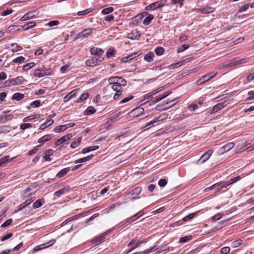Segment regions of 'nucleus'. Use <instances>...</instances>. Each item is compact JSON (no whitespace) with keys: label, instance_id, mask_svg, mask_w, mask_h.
<instances>
[{"label":"nucleus","instance_id":"64","mask_svg":"<svg viewBox=\"0 0 254 254\" xmlns=\"http://www.w3.org/2000/svg\"><path fill=\"white\" fill-rule=\"evenodd\" d=\"M248 97L247 98L246 100H251L254 99V90L250 91L248 93Z\"/></svg>","mask_w":254,"mask_h":254},{"label":"nucleus","instance_id":"61","mask_svg":"<svg viewBox=\"0 0 254 254\" xmlns=\"http://www.w3.org/2000/svg\"><path fill=\"white\" fill-rule=\"evenodd\" d=\"M189 47L190 46L188 45H186V44L183 45L177 50V53H180L183 52L186 49H188L189 48Z\"/></svg>","mask_w":254,"mask_h":254},{"label":"nucleus","instance_id":"14","mask_svg":"<svg viewBox=\"0 0 254 254\" xmlns=\"http://www.w3.org/2000/svg\"><path fill=\"white\" fill-rule=\"evenodd\" d=\"M54 136V135L53 134H48L45 135L42 137L38 139V143H40V145H39L38 146H42V145L44 143L51 140Z\"/></svg>","mask_w":254,"mask_h":254},{"label":"nucleus","instance_id":"19","mask_svg":"<svg viewBox=\"0 0 254 254\" xmlns=\"http://www.w3.org/2000/svg\"><path fill=\"white\" fill-rule=\"evenodd\" d=\"M215 10L214 8L210 6H207L206 7H201L198 9V11L202 14L210 13L213 12Z\"/></svg>","mask_w":254,"mask_h":254},{"label":"nucleus","instance_id":"48","mask_svg":"<svg viewBox=\"0 0 254 254\" xmlns=\"http://www.w3.org/2000/svg\"><path fill=\"white\" fill-rule=\"evenodd\" d=\"M154 52L156 55L159 56L163 54L164 52V50L161 47H158L155 49Z\"/></svg>","mask_w":254,"mask_h":254},{"label":"nucleus","instance_id":"52","mask_svg":"<svg viewBox=\"0 0 254 254\" xmlns=\"http://www.w3.org/2000/svg\"><path fill=\"white\" fill-rule=\"evenodd\" d=\"M92 11V9L91 8L86 9L85 10H84L83 11H80L77 12V15L79 16L84 15L88 14V13H90Z\"/></svg>","mask_w":254,"mask_h":254},{"label":"nucleus","instance_id":"16","mask_svg":"<svg viewBox=\"0 0 254 254\" xmlns=\"http://www.w3.org/2000/svg\"><path fill=\"white\" fill-rule=\"evenodd\" d=\"M140 33L137 30L132 31L131 33L128 34L127 37L132 40H138L140 37Z\"/></svg>","mask_w":254,"mask_h":254},{"label":"nucleus","instance_id":"43","mask_svg":"<svg viewBox=\"0 0 254 254\" xmlns=\"http://www.w3.org/2000/svg\"><path fill=\"white\" fill-rule=\"evenodd\" d=\"M132 220H131L129 217L125 220L122 222V225L120 226L121 229H124L128 226L129 224L132 223Z\"/></svg>","mask_w":254,"mask_h":254},{"label":"nucleus","instance_id":"7","mask_svg":"<svg viewBox=\"0 0 254 254\" xmlns=\"http://www.w3.org/2000/svg\"><path fill=\"white\" fill-rule=\"evenodd\" d=\"M213 151L212 150H209L204 154H203L201 157L198 160L197 163L202 164L206 161L212 154Z\"/></svg>","mask_w":254,"mask_h":254},{"label":"nucleus","instance_id":"54","mask_svg":"<svg viewBox=\"0 0 254 254\" xmlns=\"http://www.w3.org/2000/svg\"><path fill=\"white\" fill-rule=\"evenodd\" d=\"M114 11V8L112 7H109L105 8L102 10V13L104 15H107L112 13Z\"/></svg>","mask_w":254,"mask_h":254},{"label":"nucleus","instance_id":"40","mask_svg":"<svg viewBox=\"0 0 254 254\" xmlns=\"http://www.w3.org/2000/svg\"><path fill=\"white\" fill-rule=\"evenodd\" d=\"M191 235H188L181 238L179 240V243H185L192 239Z\"/></svg>","mask_w":254,"mask_h":254},{"label":"nucleus","instance_id":"41","mask_svg":"<svg viewBox=\"0 0 254 254\" xmlns=\"http://www.w3.org/2000/svg\"><path fill=\"white\" fill-rule=\"evenodd\" d=\"M116 54V51L113 48H110L106 52V56L108 58L114 57Z\"/></svg>","mask_w":254,"mask_h":254},{"label":"nucleus","instance_id":"47","mask_svg":"<svg viewBox=\"0 0 254 254\" xmlns=\"http://www.w3.org/2000/svg\"><path fill=\"white\" fill-rule=\"evenodd\" d=\"M242 242L243 241L240 239L234 241L231 243V247L233 248H236L242 244Z\"/></svg>","mask_w":254,"mask_h":254},{"label":"nucleus","instance_id":"25","mask_svg":"<svg viewBox=\"0 0 254 254\" xmlns=\"http://www.w3.org/2000/svg\"><path fill=\"white\" fill-rule=\"evenodd\" d=\"M36 25V22L35 21H32L25 24L22 27L23 28L24 31H27L30 29L35 27Z\"/></svg>","mask_w":254,"mask_h":254},{"label":"nucleus","instance_id":"8","mask_svg":"<svg viewBox=\"0 0 254 254\" xmlns=\"http://www.w3.org/2000/svg\"><path fill=\"white\" fill-rule=\"evenodd\" d=\"M110 231V230L107 231L104 233H103L101 235L97 237L95 239H93L92 241V243L93 244L98 245L101 243H102L105 239V236L108 234V233Z\"/></svg>","mask_w":254,"mask_h":254},{"label":"nucleus","instance_id":"24","mask_svg":"<svg viewBox=\"0 0 254 254\" xmlns=\"http://www.w3.org/2000/svg\"><path fill=\"white\" fill-rule=\"evenodd\" d=\"M24 81V78L22 76H19L15 78L14 79H12L10 81V82H12V84L14 85H19L21 84Z\"/></svg>","mask_w":254,"mask_h":254},{"label":"nucleus","instance_id":"32","mask_svg":"<svg viewBox=\"0 0 254 254\" xmlns=\"http://www.w3.org/2000/svg\"><path fill=\"white\" fill-rule=\"evenodd\" d=\"M144 17V16L143 15V14H138L137 15L135 16L133 19V23L137 25L140 23Z\"/></svg>","mask_w":254,"mask_h":254},{"label":"nucleus","instance_id":"58","mask_svg":"<svg viewBox=\"0 0 254 254\" xmlns=\"http://www.w3.org/2000/svg\"><path fill=\"white\" fill-rule=\"evenodd\" d=\"M133 98V96L132 95H129V96L126 97L124 98L123 100H122L120 101V104H122L127 103L130 100H132Z\"/></svg>","mask_w":254,"mask_h":254},{"label":"nucleus","instance_id":"9","mask_svg":"<svg viewBox=\"0 0 254 254\" xmlns=\"http://www.w3.org/2000/svg\"><path fill=\"white\" fill-rule=\"evenodd\" d=\"M38 13L36 11H30L25 14L20 19V21H23L34 18L37 15Z\"/></svg>","mask_w":254,"mask_h":254},{"label":"nucleus","instance_id":"62","mask_svg":"<svg viewBox=\"0 0 254 254\" xmlns=\"http://www.w3.org/2000/svg\"><path fill=\"white\" fill-rule=\"evenodd\" d=\"M230 249L229 247H225L222 248L220 250L221 254H227L230 252Z\"/></svg>","mask_w":254,"mask_h":254},{"label":"nucleus","instance_id":"56","mask_svg":"<svg viewBox=\"0 0 254 254\" xmlns=\"http://www.w3.org/2000/svg\"><path fill=\"white\" fill-rule=\"evenodd\" d=\"M223 214L222 213H217L216 214H215L214 216H212L211 218V219L213 221H217V220H219V219H220L222 218V217L223 216Z\"/></svg>","mask_w":254,"mask_h":254},{"label":"nucleus","instance_id":"60","mask_svg":"<svg viewBox=\"0 0 254 254\" xmlns=\"http://www.w3.org/2000/svg\"><path fill=\"white\" fill-rule=\"evenodd\" d=\"M60 24V22L58 20H53L48 22L46 25L49 27H53L55 26H58Z\"/></svg>","mask_w":254,"mask_h":254},{"label":"nucleus","instance_id":"17","mask_svg":"<svg viewBox=\"0 0 254 254\" xmlns=\"http://www.w3.org/2000/svg\"><path fill=\"white\" fill-rule=\"evenodd\" d=\"M198 212H194V213H191L188 215L187 216L184 217L182 220H180L179 221V222H180V224L182 225L183 224V222H187L189 221H190L192 220L194 217L197 215Z\"/></svg>","mask_w":254,"mask_h":254},{"label":"nucleus","instance_id":"10","mask_svg":"<svg viewBox=\"0 0 254 254\" xmlns=\"http://www.w3.org/2000/svg\"><path fill=\"white\" fill-rule=\"evenodd\" d=\"M112 88L114 91H116L114 96V99L116 100L122 95L123 92L122 90V87L120 84H117L113 85Z\"/></svg>","mask_w":254,"mask_h":254},{"label":"nucleus","instance_id":"59","mask_svg":"<svg viewBox=\"0 0 254 254\" xmlns=\"http://www.w3.org/2000/svg\"><path fill=\"white\" fill-rule=\"evenodd\" d=\"M41 105L40 101L39 100H35L32 102L30 104V106L32 108H37L40 107Z\"/></svg>","mask_w":254,"mask_h":254},{"label":"nucleus","instance_id":"42","mask_svg":"<svg viewBox=\"0 0 254 254\" xmlns=\"http://www.w3.org/2000/svg\"><path fill=\"white\" fill-rule=\"evenodd\" d=\"M35 65V64L34 62H31L28 63L26 64H25L23 67L22 69L25 71L28 70L30 69L31 68H33Z\"/></svg>","mask_w":254,"mask_h":254},{"label":"nucleus","instance_id":"34","mask_svg":"<svg viewBox=\"0 0 254 254\" xmlns=\"http://www.w3.org/2000/svg\"><path fill=\"white\" fill-rule=\"evenodd\" d=\"M120 77L118 76H113L110 77L108 79L109 82L110 84L115 85L119 83V80Z\"/></svg>","mask_w":254,"mask_h":254},{"label":"nucleus","instance_id":"44","mask_svg":"<svg viewBox=\"0 0 254 254\" xmlns=\"http://www.w3.org/2000/svg\"><path fill=\"white\" fill-rule=\"evenodd\" d=\"M33 199L32 197L26 200L25 202H24L23 203L19 205L20 209H22V208L25 207L26 206L29 205L33 202Z\"/></svg>","mask_w":254,"mask_h":254},{"label":"nucleus","instance_id":"4","mask_svg":"<svg viewBox=\"0 0 254 254\" xmlns=\"http://www.w3.org/2000/svg\"><path fill=\"white\" fill-rule=\"evenodd\" d=\"M166 5V0H161L160 1L152 3L146 6L145 9L147 10H153L157 8L162 7Z\"/></svg>","mask_w":254,"mask_h":254},{"label":"nucleus","instance_id":"18","mask_svg":"<svg viewBox=\"0 0 254 254\" xmlns=\"http://www.w3.org/2000/svg\"><path fill=\"white\" fill-rule=\"evenodd\" d=\"M7 48L10 49L13 53L19 51L22 49V47L17 43H11L9 45V46Z\"/></svg>","mask_w":254,"mask_h":254},{"label":"nucleus","instance_id":"49","mask_svg":"<svg viewBox=\"0 0 254 254\" xmlns=\"http://www.w3.org/2000/svg\"><path fill=\"white\" fill-rule=\"evenodd\" d=\"M25 60V58L23 57V56H19L17 57L16 58L12 60V62L14 63H22L24 62Z\"/></svg>","mask_w":254,"mask_h":254},{"label":"nucleus","instance_id":"12","mask_svg":"<svg viewBox=\"0 0 254 254\" xmlns=\"http://www.w3.org/2000/svg\"><path fill=\"white\" fill-rule=\"evenodd\" d=\"M72 137V134L71 133L67 134L66 135H64V136L58 139L55 142V145L57 146H60L64 142L70 139Z\"/></svg>","mask_w":254,"mask_h":254},{"label":"nucleus","instance_id":"33","mask_svg":"<svg viewBox=\"0 0 254 254\" xmlns=\"http://www.w3.org/2000/svg\"><path fill=\"white\" fill-rule=\"evenodd\" d=\"M96 111V109L92 106L88 107L84 111V114L86 116L90 115Z\"/></svg>","mask_w":254,"mask_h":254},{"label":"nucleus","instance_id":"29","mask_svg":"<svg viewBox=\"0 0 254 254\" xmlns=\"http://www.w3.org/2000/svg\"><path fill=\"white\" fill-rule=\"evenodd\" d=\"M153 98V96L149 93L143 96V99L140 101L142 104H145L151 101Z\"/></svg>","mask_w":254,"mask_h":254},{"label":"nucleus","instance_id":"15","mask_svg":"<svg viewBox=\"0 0 254 254\" xmlns=\"http://www.w3.org/2000/svg\"><path fill=\"white\" fill-rule=\"evenodd\" d=\"M90 53L92 55L96 56L98 57H102V55L104 53V51L99 48L93 47L90 49Z\"/></svg>","mask_w":254,"mask_h":254},{"label":"nucleus","instance_id":"30","mask_svg":"<svg viewBox=\"0 0 254 254\" xmlns=\"http://www.w3.org/2000/svg\"><path fill=\"white\" fill-rule=\"evenodd\" d=\"M153 18L154 16L152 14H149L142 21L143 25L145 26L149 25Z\"/></svg>","mask_w":254,"mask_h":254},{"label":"nucleus","instance_id":"46","mask_svg":"<svg viewBox=\"0 0 254 254\" xmlns=\"http://www.w3.org/2000/svg\"><path fill=\"white\" fill-rule=\"evenodd\" d=\"M89 97V95L87 93H83L77 100V103H80L83 101L87 99Z\"/></svg>","mask_w":254,"mask_h":254},{"label":"nucleus","instance_id":"6","mask_svg":"<svg viewBox=\"0 0 254 254\" xmlns=\"http://www.w3.org/2000/svg\"><path fill=\"white\" fill-rule=\"evenodd\" d=\"M104 58L103 57H92L91 59L86 61V64L88 66H94L98 64V63L103 61Z\"/></svg>","mask_w":254,"mask_h":254},{"label":"nucleus","instance_id":"35","mask_svg":"<svg viewBox=\"0 0 254 254\" xmlns=\"http://www.w3.org/2000/svg\"><path fill=\"white\" fill-rule=\"evenodd\" d=\"M168 115L166 113H163L160 115L158 117L154 118L155 122L156 123L163 121L167 118Z\"/></svg>","mask_w":254,"mask_h":254},{"label":"nucleus","instance_id":"21","mask_svg":"<svg viewBox=\"0 0 254 254\" xmlns=\"http://www.w3.org/2000/svg\"><path fill=\"white\" fill-rule=\"evenodd\" d=\"M69 189V187L68 186H66L64 187L62 189L54 193V195L56 196L59 197L61 195L64 194L66 192H67Z\"/></svg>","mask_w":254,"mask_h":254},{"label":"nucleus","instance_id":"57","mask_svg":"<svg viewBox=\"0 0 254 254\" xmlns=\"http://www.w3.org/2000/svg\"><path fill=\"white\" fill-rule=\"evenodd\" d=\"M146 241L145 240H142L140 241H139L138 242H136V243L134 245V246L128 251L127 254L130 253L132 250L137 248L139 246L141 245L142 244L145 243Z\"/></svg>","mask_w":254,"mask_h":254},{"label":"nucleus","instance_id":"11","mask_svg":"<svg viewBox=\"0 0 254 254\" xmlns=\"http://www.w3.org/2000/svg\"><path fill=\"white\" fill-rule=\"evenodd\" d=\"M235 146L234 142H229L224 145L219 150V152L221 154L227 152L232 149Z\"/></svg>","mask_w":254,"mask_h":254},{"label":"nucleus","instance_id":"13","mask_svg":"<svg viewBox=\"0 0 254 254\" xmlns=\"http://www.w3.org/2000/svg\"><path fill=\"white\" fill-rule=\"evenodd\" d=\"M79 91V89H75L68 93L64 97V102H67L69 101L72 98L74 97Z\"/></svg>","mask_w":254,"mask_h":254},{"label":"nucleus","instance_id":"26","mask_svg":"<svg viewBox=\"0 0 254 254\" xmlns=\"http://www.w3.org/2000/svg\"><path fill=\"white\" fill-rule=\"evenodd\" d=\"M93 156H94V155L92 154V155H90L88 156L79 159L78 160H75L74 161V163L78 164V163H82L85 162L87 161L91 160L93 157Z\"/></svg>","mask_w":254,"mask_h":254},{"label":"nucleus","instance_id":"1","mask_svg":"<svg viewBox=\"0 0 254 254\" xmlns=\"http://www.w3.org/2000/svg\"><path fill=\"white\" fill-rule=\"evenodd\" d=\"M52 71L50 69L39 67L36 69L34 72V76L37 77H43L45 76H49L52 74Z\"/></svg>","mask_w":254,"mask_h":254},{"label":"nucleus","instance_id":"38","mask_svg":"<svg viewBox=\"0 0 254 254\" xmlns=\"http://www.w3.org/2000/svg\"><path fill=\"white\" fill-rule=\"evenodd\" d=\"M24 97V94L20 93H16L13 95L12 99L16 101H20L22 100Z\"/></svg>","mask_w":254,"mask_h":254},{"label":"nucleus","instance_id":"27","mask_svg":"<svg viewBox=\"0 0 254 254\" xmlns=\"http://www.w3.org/2000/svg\"><path fill=\"white\" fill-rule=\"evenodd\" d=\"M154 57V53L153 52H149L144 56V59L147 62L150 63L153 61Z\"/></svg>","mask_w":254,"mask_h":254},{"label":"nucleus","instance_id":"39","mask_svg":"<svg viewBox=\"0 0 254 254\" xmlns=\"http://www.w3.org/2000/svg\"><path fill=\"white\" fill-rule=\"evenodd\" d=\"M81 141V138H77L74 141L72 142L70 144V147L72 149L75 148L77 146H78Z\"/></svg>","mask_w":254,"mask_h":254},{"label":"nucleus","instance_id":"53","mask_svg":"<svg viewBox=\"0 0 254 254\" xmlns=\"http://www.w3.org/2000/svg\"><path fill=\"white\" fill-rule=\"evenodd\" d=\"M247 61H247V59H240V60H235V61H234L233 62H232V64H233L234 65L241 64H245V63H247Z\"/></svg>","mask_w":254,"mask_h":254},{"label":"nucleus","instance_id":"51","mask_svg":"<svg viewBox=\"0 0 254 254\" xmlns=\"http://www.w3.org/2000/svg\"><path fill=\"white\" fill-rule=\"evenodd\" d=\"M70 64H66L62 66L60 68L61 72L62 73H66L67 71L70 70Z\"/></svg>","mask_w":254,"mask_h":254},{"label":"nucleus","instance_id":"45","mask_svg":"<svg viewBox=\"0 0 254 254\" xmlns=\"http://www.w3.org/2000/svg\"><path fill=\"white\" fill-rule=\"evenodd\" d=\"M65 129L66 126H65V125H64L56 127L54 128V130L56 132H60L64 131Z\"/></svg>","mask_w":254,"mask_h":254},{"label":"nucleus","instance_id":"23","mask_svg":"<svg viewBox=\"0 0 254 254\" xmlns=\"http://www.w3.org/2000/svg\"><path fill=\"white\" fill-rule=\"evenodd\" d=\"M137 56L138 55L137 53L132 54L131 55L123 58L121 59V62L123 63H127L129 62L134 59V58H135L136 57H137Z\"/></svg>","mask_w":254,"mask_h":254},{"label":"nucleus","instance_id":"2","mask_svg":"<svg viewBox=\"0 0 254 254\" xmlns=\"http://www.w3.org/2000/svg\"><path fill=\"white\" fill-rule=\"evenodd\" d=\"M230 103V100H225L224 101L218 103L215 106H214L212 108L208 111V113L210 114H214L218 112L219 111L221 110L224 107H225L227 105Z\"/></svg>","mask_w":254,"mask_h":254},{"label":"nucleus","instance_id":"22","mask_svg":"<svg viewBox=\"0 0 254 254\" xmlns=\"http://www.w3.org/2000/svg\"><path fill=\"white\" fill-rule=\"evenodd\" d=\"M53 123V120H50L47 119L46 121L40 126L39 129L42 130H44L46 127H48L49 126H51Z\"/></svg>","mask_w":254,"mask_h":254},{"label":"nucleus","instance_id":"3","mask_svg":"<svg viewBox=\"0 0 254 254\" xmlns=\"http://www.w3.org/2000/svg\"><path fill=\"white\" fill-rule=\"evenodd\" d=\"M217 73V72L216 71H212L205 74L204 75L202 76L199 79L196 81V84L197 85H200L204 83L206 81L209 80L215 76Z\"/></svg>","mask_w":254,"mask_h":254},{"label":"nucleus","instance_id":"20","mask_svg":"<svg viewBox=\"0 0 254 254\" xmlns=\"http://www.w3.org/2000/svg\"><path fill=\"white\" fill-rule=\"evenodd\" d=\"M54 151L50 149L47 150L45 151L44 155L43 156V158L46 161H51L52 159L50 158V156L53 154Z\"/></svg>","mask_w":254,"mask_h":254},{"label":"nucleus","instance_id":"36","mask_svg":"<svg viewBox=\"0 0 254 254\" xmlns=\"http://www.w3.org/2000/svg\"><path fill=\"white\" fill-rule=\"evenodd\" d=\"M144 214V213L142 211H140L135 215L130 217L129 218L132 220V222L135 221L137 219H139L141 216H142Z\"/></svg>","mask_w":254,"mask_h":254},{"label":"nucleus","instance_id":"31","mask_svg":"<svg viewBox=\"0 0 254 254\" xmlns=\"http://www.w3.org/2000/svg\"><path fill=\"white\" fill-rule=\"evenodd\" d=\"M44 203V200L43 199H39L34 202L33 204V209H37L41 207Z\"/></svg>","mask_w":254,"mask_h":254},{"label":"nucleus","instance_id":"28","mask_svg":"<svg viewBox=\"0 0 254 254\" xmlns=\"http://www.w3.org/2000/svg\"><path fill=\"white\" fill-rule=\"evenodd\" d=\"M69 171V168H64L61 171H60L57 174V176L59 178H62L64 176H65Z\"/></svg>","mask_w":254,"mask_h":254},{"label":"nucleus","instance_id":"63","mask_svg":"<svg viewBox=\"0 0 254 254\" xmlns=\"http://www.w3.org/2000/svg\"><path fill=\"white\" fill-rule=\"evenodd\" d=\"M31 127V125L29 123H24L23 124H21L20 127V128L21 130H25L27 128H30Z\"/></svg>","mask_w":254,"mask_h":254},{"label":"nucleus","instance_id":"55","mask_svg":"<svg viewBox=\"0 0 254 254\" xmlns=\"http://www.w3.org/2000/svg\"><path fill=\"white\" fill-rule=\"evenodd\" d=\"M155 123H156V122H155V120L154 119L151 121L150 122H149L148 123H147L143 127L144 129V130H147L149 128H150V127H153L154 126V124Z\"/></svg>","mask_w":254,"mask_h":254},{"label":"nucleus","instance_id":"37","mask_svg":"<svg viewBox=\"0 0 254 254\" xmlns=\"http://www.w3.org/2000/svg\"><path fill=\"white\" fill-rule=\"evenodd\" d=\"M169 95V93H168L167 92L164 93V94H162L161 95L157 97V98L152 102L153 104H155L158 103V102L160 101L164 98H166Z\"/></svg>","mask_w":254,"mask_h":254},{"label":"nucleus","instance_id":"5","mask_svg":"<svg viewBox=\"0 0 254 254\" xmlns=\"http://www.w3.org/2000/svg\"><path fill=\"white\" fill-rule=\"evenodd\" d=\"M93 29L92 28H86L81 31L80 33H79L75 35V39H78L80 38L85 39L89 37V36L91 35L92 34Z\"/></svg>","mask_w":254,"mask_h":254},{"label":"nucleus","instance_id":"50","mask_svg":"<svg viewBox=\"0 0 254 254\" xmlns=\"http://www.w3.org/2000/svg\"><path fill=\"white\" fill-rule=\"evenodd\" d=\"M221 184H222L221 181L216 183L214 184V185L211 186L210 187H207L206 189H205L204 191H209V190H213L214 188L219 186Z\"/></svg>","mask_w":254,"mask_h":254}]
</instances>
